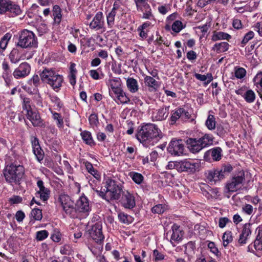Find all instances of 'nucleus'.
Returning a JSON list of instances; mask_svg holds the SVG:
<instances>
[{
  "label": "nucleus",
  "instance_id": "obj_1",
  "mask_svg": "<svg viewBox=\"0 0 262 262\" xmlns=\"http://www.w3.org/2000/svg\"><path fill=\"white\" fill-rule=\"evenodd\" d=\"M137 140L145 147L153 146L163 137L158 126L152 123H146L139 126L136 134Z\"/></svg>",
  "mask_w": 262,
  "mask_h": 262
},
{
  "label": "nucleus",
  "instance_id": "obj_2",
  "mask_svg": "<svg viewBox=\"0 0 262 262\" xmlns=\"http://www.w3.org/2000/svg\"><path fill=\"white\" fill-rule=\"evenodd\" d=\"M97 195L108 202L113 200H118L120 198L121 195L124 192L121 186L117 185L116 182L111 179H107L105 183V188L99 190L94 189Z\"/></svg>",
  "mask_w": 262,
  "mask_h": 262
},
{
  "label": "nucleus",
  "instance_id": "obj_3",
  "mask_svg": "<svg viewBox=\"0 0 262 262\" xmlns=\"http://www.w3.org/2000/svg\"><path fill=\"white\" fill-rule=\"evenodd\" d=\"M25 174L23 165L11 163L5 166L3 175L6 181L11 185H19Z\"/></svg>",
  "mask_w": 262,
  "mask_h": 262
},
{
  "label": "nucleus",
  "instance_id": "obj_4",
  "mask_svg": "<svg viewBox=\"0 0 262 262\" xmlns=\"http://www.w3.org/2000/svg\"><path fill=\"white\" fill-rule=\"evenodd\" d=\"M214 138L211 134H205L203 136L197 139L196 138H189L186 143L190 150L192 153H196L203 148L213 144Z\"/></svg>",
  "mask_w": 262,
  "mask_h": 262
},
{
  "label": "nucleus",
  "instance_id": "obj_5",
  "mask_svg": "<svg viewBox=\"0 0 262 262\" xmlns=\"http://www.w3.org/2000/svg\"><path fill=\"white\" fill-rule=\"evenodd\" d=\"M16 46L23 49L36 48L37 40L33 32L25 29L18 34Z\"/></svg>",
  "mask_w": 262,
  "mask_h": 262
},
{
  "label": "nucleus",
  "instance_id": "obj_6",
  "mask_svg": "<svg viewBox=\"0 0 262 262\" xmlns=\"http://www.w3.org/2000/svg\"><path fill=\"white\" fill-rule=\"evenodd\" d=\"M245 180V172L241 171L227 182L225 188L227 192H236L242 188Z\"/></svg>",
  "mask_w": 262,
  "mask_h": 262
},
{
  "label": "nucleus",
  "instance_id": "obj_7",
  "mask_svg": "<svg viewBox=\"0 0 262 262\" xmlns=\"http://www.w3.org/2000/svg\"><path fill=\"white\" fill-rule=\"evenodd\" d=\"M9 12L15 15L21 14L20 7L11 0H0V14Z\"/></svg>",
  "mask_w": 262,
  "mask_h": 262
},
{
  "label": "nucleus",
  "instance_id": "obj_8",
  "mask_svg": "<svg viewBox=\"0 0 262 262\" xmlns=\"http://www.w3.org/2000/svg\"><path fill=\"white\" fill-rule=\"evenodd\" d=\"M58 200L61 204L63 210L67 214L72 215L73 213L75 212L74 202L69 195L65 194H60Z\"/></svg>",
  "mask_w": 262,
  "mask_h": 262
},
{
  "label": "nucleus",
  "instance_id": "obj_9",
  "mask_svg": "<svg viewBox=\"0 0 262 262\" xmlns=\"http://www.w3.org/2000/svg\"><path fill=\"white\" fill-rule=\"evenodd\" d=\"M184 146L182 140H172L167 147V151L172 155L180 156L183 154Z\"/></svg>",
  "mask_w": 262,
  "mask_h": 262
},
{
  "label": "nucleus",
  "instance_id": "obj_10",
  "mask_svg": "<svg viewBox=\"0 0 262 262\" xmlns=\"http://www.w3.org/2000/svg\"><path fill=\"white\" fill-rule=\"evenodd\" d=\"M102 225L99 223H96L89 230L90 236L96 243L101 244L104 239V236L102 231Z\"/></svg>",
  "mask_w": 262,
  "mask_h": 262
},
{
  "label": "nucleus",
  "instance_id": "obj_11",
  "mask_svg": "<svg viewBox=\"0 0 262 262\" xmlns=\"http://www.w3.org/2000/svg\"><path fill=\"white\" fill-rule=\"evenodd\" d=\"M27 118L31 121L33 126L35 127H44L45 124L40 116L39 112L35 110L29 111L26 113Z\"/></svg>",
  "mask_w": 262,
  "mask_h": 262
},
{
  "label": "nucleus",
  "instance_id": "obj_12",
  "mask_svg": "<svg viewBox=\"0 0 262 262\" xmlns=\"http://www.w3.org/2000/svg\"><path fill=\"white\" fill-rule=\"evenodd\" d=\"M31 66L27 62L21 63L19 66L16 68L13 75L16 79L23 78L27 76L30 73Z\"/></svg>",
  "mask_w": 262,
  "mask_h": 262
},
{
  "label": "nucleus",
  "instance_id": "obj_13",
  "mask_svg": "<svg viewBox=\"0 0 262 262\" xmlns=\"http://www.w3.org/2000/svg\"><path fill=\"white\" fill-rule=\"evenodd\" d=\"M198 167V165L185 160L177 162V170L179 172L187 171L194 172Z\"/></svg>",
  "mask_w": 262,
  "mask_h": 262
},
{
  "label": "nucleus",
  "instance_id": "obj_14",
  "mask_svg": "<svg viewBox=\"0 0 262 262\" xmlns=\"http://www.w3.org/2000/svg\"><path fill=\"white\" fill-rule=\"evenodd\" d=\"M205 175L207 182L211 184H215L223 180V174H221L219 169H212L207 170Z\"/></svg>",
  "mask_w": 262,
  "mask_h": 262
},
{
  "label": "nucleus",
  "instance_id": "obj_15",
  "mask_svg": "<svg viewBox=\"0 0 262 262\" xmlns=\"http://www.w3.org/2000/svg\"><path fill=\"white\" fill-rule=\"evenodd\" d=\"M120 202L124 208L127 209H132L136 205L135 197L127 191L122 193Z\"/></svg>",
  "mask_w": 262,
  "mask_h": 262
},
{
  "label": "nucleus",
  "instance_id": "obj_16",
  "mask_svg": "<svg viewBox=\"0 0 262 262\" xmlns=\"http://www.w3.org/2000/svg\"><path fill=\"white\" fill-rule=\"evenodd\" d=\"M75 211H78L80 212H87L90 210L89 202L88 198L85 196H81L77 201L75 204Z\"/></svg>",
  "mask_w": 262,
  "mask_h": 262
},
{
  "label": "nucleus",
  "instance_id": "obj_17",
  "mask_svg": "<svg viewBox=\"0 0 262 262\" xmlns=\"http://www.w3.org/2000/svg\"><path fill=\"white\" fill-rule=\"evenodd\" d=\"M222 149L219 147L213 148L205 152L204 158L209 160L211 156L214 161H219L221 159Z\"/></svg>",
  "mask_w": 262,
  "mask_h": 262
},
{
  "label": "nucleus",
  "instance_id": "obj_18",
  "mask_svg": "<svg viewBox=\"0 0 262 262\" xmlns=\"http://www.w3.org/2000/svg\"><path fill=\"white\" fill-rule=\"evenodd\" d=\"M102 13L98 12L96 13L92 21L90 24V27L97 30L103 28L104 21H103Z\"/></svg>",
  "mask_w": 262,
  "mask_h": 262
},
{
  "label": "nucleus",
  "instance_id": "obj_19",
  "mask_svg": "<svg viewBox=\"0 0 262 262\" xmlns=\"http://www.w3.org/2000/svg\"><path fill=\"white\" fill-rule=\"evenodd\" d=\"M37 185L39 188L37 193L39 194L40 199L43 201H46L49 198L50 190L44 186L43 182L41 180L37 182Z\"/></svg>",
  "mask_w": 262,
  "mask_h": 262
},
{
  "label": "nucleus",
  "instance_id": "obj_20",
  "mask_svg": "<svg viewBox=\"0 0 262 262\" xmlns=\"http://www.w3.org/2000/svg\"><path fill=\"white\" fill-rule=\"evenodd\" d=\"M108 83L112 91L115 95L123 91L121 86V81L119 78L110 79Z\"/></svg>",
  "mask_w": 262,
  "mask_h": 262
},
{
  "label": "nucleus",
  "instance_id": "obj_21",
  "mask_svg": "<svg viewBox=\"0 0 262 262\" xmlns=\"http://www.w3.org/2000/svg\"><path fill=\"white\" fill-rule=\"evenodd\" d=\"M8 57L12 63H17L22 58L21 51L17 48H14L11 50Z\"/></svg>",
  "mask_w": 262,
  "mask_h": 262
},
{
  "label": "nucleus",
  "instance_id": "obj_22",
  "mask_svg": "<svg viewBox=\"0 0 262 262\" xmlns=\"http://www.w3.org/2000/svg\"><path fill=\"white\" fill-rule=\"evenodd\" d=\"M55 73L56 72L52 69H45L40 74V77L43 82L49 84V81L53 77Z\"/></svg>",
  "mask_w": 262,
  "mask_h": 262
},
{
  "label": "nucleus",
  "instance_id": "obj_23",
  "mask_svg": "<svg viewBox=\"0 0 262 262\" xmlns=\"http://www.w3.org/2000/svg\"><path fill=\"white\" fill-rule=\"evenodd\" d=\"M63 77L61 75L55 74L53 77L50 80L49 83L54 90L58 89L61 86L63 82Z\"/></svg>",
  "mask_w": 262,
  "mask_h": 262
},
{
  "label": "nucleus",
  "instance_id": "obj_24",
  "mask_svg": "<svg viewBox=\"0 0 262 262\" xmlns=\"http://www.w3.org/2000/svg\"><path fill=\"white\" fill-rule=\"evenodd\" d=\"M250 224H246L244 225L242 233L240 234L238 242L241 244H245L248 236L251 234Z\"/></svg>",
  "mask_w": 262,
  "mask_h": 262
},
{
  "label": "nucleus",
  "instance_id": "obj_25",
  "mask_svg": "<svg viewBox=\"0 0 262 262\" xmlns=\"http://www.w3.org/2000/svg\"><path fill=\"white\" fill-rule=\"evenodd\" d=\"M144 83L150 91H156L159 86L158 81L151 76H146L144 77Z\"/></svg>",
  "mask_w": 262,
  "mask_h": 262
},
{
  "label": "nucleus",
  "instance_id": "obj_26",
  "mask_svg": "<svg viewBox=\"0 0 262 262\" xmlns=\"http://www.w3.org/2000/svg\"><path fill=\"white\" fill-rule=\"evenodd\" d=\"M231 38V36L225 32L214 31L212 35L211 39L213 41L219 40H227L229 41Z\"/></svg>",
  "mask_w": 262,
  "mask_h": 262
},
{
  "label": "nucleus",
  "instance_id": "obj_27",
  "mask_svg": "<svg viewBox=\"0 0 262 262\" xmlns=\"http://www.w3.org/2000/svg\"><path fill=\"white\" fill-rule=\"evenodd\" d=\"M172 233L171 236V241L179 242L182 239L183 233L180 227L174 224L172 227Z\"/></svg>",
  "mask_w": 262,
  "mask_h": 262
},
{
  "label": "nucleus",
  "instance_id": "obj_28",
  "mask_svg": "<svg viewBox=\"0 0 262 262\" xmlns=\"http://www.w3.org/2000/svg\"><path fill=\"white\" fill-rule=\"evenodd\" d=\"M194 76L198 80L203 81L205 85L208 84L213 80V77L211 73H207L206 75L195 73Z\"/></svg>",
  "mask_w": 262,
  "mask_h": 262
},
{
  "label": "nucleus",
  "instance_id": "obj_29",
  "mask_svg": "<svg viewBox=\"0 0 262 262\" xmlns=\"http://www.w3.org/2000/svg\"><path fill=\"white\" fill-rule=\"evenodd\" d=\"M229 44L227 42H222L215 43L212 48V50L216 51L218 53L224 52L228 50Z\"/></svg>",
  "mask_w": 262,
  "mask_h": 262
},
{
  "label": "nucleus",
  "instance_id": "obj_30",
  "mask_svg": "<svg viewBox=\"0 0 262 262\" xmlns=\"http://www.w3.org/2000/svg\"><path fill=\"white\" fill-rule=\"evenodd\" d=\"M169 106H164L157 111L156 118L158 120H163L165 119L168 116Z\"/></svg>",
  "mask_w": 262,
  "mask_h": 262
},
{
  "label": "nucleus",
  "instance_id": "obj_31",
  "mask_svg": "<svg viewBox=\"0 0 262 262\" xmlns=\"http://www.w3.org/2000/svg\"><path fill=\"white\" fill-rule=\"evenodd\" d=\"M126 85L127 88L132 93H135L138 90V82L133 78H129L127 79Z\"/></svg>",
  "mask_w": 262,
  "mask_h": 262
},
{
  "label": "nucleus",
  "instance_id": "obj_32",
  "mask_svg": "<svg viewBox=\"0 0 262 262\" xmlns=\"http://www.w3.org/2000/svg\"><path fill=\"white\" fill-rule=\"evenodd\" d=\"M139 10L143 12L142 18L144 19H150L153 17L151 13V9L149 4H145Z\"/></svg>",
  "mask_w": 262,
  "mask_h": 262
},
{
  "label": "nucleus",
  "instance_id": "obj_33",
  "mask_svg": "<svg viewBox=\"0 0 262 262\" xmlns=\"http://www.w3.org/2000/svg\"><path fill=\"white\" fill-rule=\"evenodd\" d=\"M80 135L83 141L86 144H89L90 145L94 144L91 134L90 132L84 130L80 133Z\"/></svg>",
  "mask_w": 262,
  "mask_h": 262
},
{
  "label": "nucleus",
  "instance_id": "obj_34",
  "mask_svg": "<svg viewBox=\"0 0 262 262\" xmlns=\"http://www.w3.org/2000/svg\"><path fill=\"white\" fill-rule=\"evenodd\" d=\"M53 15L54 17V21L59 24L61 19V9L59 6L55 5L53 8Z\"/></svg>",
  "mask_w": 262,
  "mask_h": 262
},
{
  "label": "nucleus",
  "instance_id": "obj_35",
  "mask_svg": "<svg viewBox=\"0 0 262 262\" xmlns=\"http://www.w3.org/2000/svg\"><path fill=\"white\" fill-rule=\"evenodd\" d=\"M2 66V69L4 71L3 77L5 79V81L8 83V81H9L8 77L11 74V70L8 63L7 61H3Z\"/></svg>",
  "mask_w": 262,
  "mask_h": 262
},
{
  "label": "nucleus",
  "instance_id": "obj_36",
  "mask_svg": "<svg viewBox=\"0 0 262 262\" xmlns=\"http://www.w3.org/2000/svg\"><path fill=\"white\" fill-rule=\"evenodd\" d=\"M216 121L215 117L212 115H209L206 121L205 125L209 130H213L215 128Z\"/></svg>",
  "mask_w": 262,
  "mask_h": 262
},
{
  "label": "nucleus",
  "instance_id": "obj_37",
  "mask_svg": "<svg viewBox=\"0 0 262 262\" xmlns=\"http://www.w3.org/2000/svg\"><path fill=\"white\" fill-rule=\"evenodd\" d=\"M244 98L247 102L251 103L254 101L255 94L252 90H248L245 92Z\"/></svg>",
  "mask_w": 262,
  "mask_h": 262
},
{
  "label": "nucleus",
  "instance_id": "obj_38",
  "mask_svg": "<svg viewBox=\"0 0 262 262\" xmlns=\"http://www.w3.org/2000/svg\"><path fill=\"white\" fill-rule=\"evenodd\" d=\"M185 253L188 255H192L194 253L195 249V243L193 242H189L185 246Z\"/></svg>",
  "mask_w": 262,
  "mask_h": 262
},
{
  "label": "nucleus",
  "instance_id": "obj_39",
  "mask_svg": "<svg viewBox=\"0 0 262 262\" xmlns=\"http://www.w3.org/2000/svg\"><path fill=\"white\" fill-rule=\"evenodd\" d=\"M222 239L224 246L225 247H227L233 240L231 232L230 231H226L223 235Z\"/></svg>",
  "mask_w": 262,
  "mask_h": 262
},
{
  "label": "nucleus",
  "instance_id": "obj_40",
  "mask_svg": "<svg viewBox=\"0 0 262 262\" xmlns=\"http://www.w3.org/2000/svg\"><path fill=\"white\" fill-rule=\"evenodd\" d=\"M11 37V35L8 33H6L0 40V48L3 50H5L8 43Z\"/></svg>",
  "mask_w": 262,
  "mask_h": 262
},
{
  "label": "nucleus",
  "instance_id": "obj_41",
  "mask_svg": "<svg viewBox=\"0 0 262 262\" xmlns=\"http://www.w3.org/2000/svg\"><path fill=\"white\" fill-rule=\"evenodd\" d=\"M233 170V167L231 165L227 164L224 165L222 167L219 169V170L221 174H223V178H225V176L230 173Z\"/></svg>",
  "mask_w": 262,
  "mask_h": 262
},
{
  "label": "nucleus",
  "instance_id": "obj_42",
  "mask_svg": "<svg viewBox=\"0 0 262 262\" xmlns=\"http://www.w3.org/2000/svg\"><path fill=\"white\" fill-rule=\"evenodd\" d=\"M130 176L133 180L137 184H140L143 181V176L138 172H130Z\"/></svg>",
  "mask_w": 262,
  "mask_h": 262
},
{
  "label": "nucleus",
  "instance_id": "obj_43",
  "mask_svg": "<svg viewBox=\"0 0 262 262\" xmlns=\"http://www.w3.org/2000/svg\"><path fill=\"white\" fill-rule=\"evenodd\" d=\"M33 153L35 155L37 160L40 162L43 160L44 157V152L41 147H35V149H33Z\"/></svg>",
  "mask_w": 262,
  "mask_h": 262
},
{
  "label": "nucleus",
  "instance_id": "obj_44",
  "mask_svg": "<svg viewBox=\"0 0 262 262\" xmlns=\"http://www.w3.org/2000/svg\"><path fill=\"white\" fill-rule=\"evenodd\" d=\"M252 246L254 247L256 250H262V235L260 237L257 236L254 241L253 245H250L249 248Z\"/></svg>",
  "mask_w": 262,
  "mask_h": 262
},
{
  "label": "nucleus",
  "instance_id": "obj_45",
  "mask_svg": "<svg viewBox=\"0 0 262 262\" xmlns=\"http://www.w3.org/2000/svg\"><path fill=\"white\" fill-rule=\"evenodd\" d=\"M120 103L124 104L129 101V99L126 96L125 93L122 91L120 93L115 95Z\"/></svg>",
  "mask_w": 262,
  "mask_h": 262
},
{
  "label": "nucleus",
  "instance_id": "obj_46",
  "mask_svg": "<svg viewBox=\"0 0 262 262\" xmlns=\"http://www.w3.org/2000/svg\"><path fill=\"white\" fill-rule=\"evenodd\" d=\"M23 108L24 110L26 112V113H28L29 111L30 112L33 110L31 107L30 98L27 97L24 98Z\"/></svg>",
  "mask_w": 262,
  "mask_h": 262
},
{
  "label": "nucleus",
  "instance_id": "obj_47",
  "mask_svg": "<svg viewBox=\"0 0 262 262\" xmlns=\"http://www.w3.org/2000/svg\"><path fill=\"white\" fill-rule=\"evenodd\" d=\"M31 216L35 220L40 221L42 217L41 210L39 209H34L31 212Z\"/></svg>",
  "mask_w": 262,
  "mask_h": 262
},
{
  "label": "nucleus",
  "instance_id": "obj_48",
  "mask_svg": "<svg viewBox=\"0 0 262 262\" xmlns=\"http://www.w3.org/2000/svg\"><path fill=\"white\" fill-rule=\"evenodd\" d=\"M49 235V233L47 230H43L37 231L36 234V238L37 241H42L46 238Z\"/></svg>",
  "mask_w": 262,
  "mask_h": 262
},
{
  "label": "nucleus",
  "instance_id": "obj_49",
  "mask_svg": "<svg viewBox=\"0 0 262 262\" xmlns=\"http://www.w3.org/2000/svg\"><path fill=\"white\" fill-rule=\"evenodd\" d=\"M182 112V108L177 109L172 113L171 116V121L173 123L176 122L178 119L181 118Z\"/></svg>",
  "mask_w": 262,
  "mask_h": 262
},
{
  "label": "nucleus",
  "instance_id": "obj_50",
  "mask_svg": "<svg viewBox=\"0 0 262 262\" xmlns=\"http://www.w3.org/2000/svg\"><path fill=\"white\" fill-rule=\"evenodd\" d=\"M246 74V71L243 68H235V76L238 79H242L244 77Z\"/></svg>",
  "mask_w": 262,
  "mask_h": 262
},
{
  "label": "nucleus",
  "instance_id": "obj_51",
  "mask_svg": "<svg viewBox=\"0 0 262 262\" xmlns=\"http://www.w3.org/2000/svg\"><path fill=\"white\" fill-rule=\"evenodd\" d=\"M171 29L176 33L179 32L183 29L182 23L179 20L175 21L172 25Z\"/></svg>",
  "mask_w": 262,
  "mask_h": 262
},
{
  "label": "nucleus",
  "instance_id": "obj_52",
  "mask_svg": "<svg viewBox=\"0 0 262 262\" xmlns=\"http://www.w3.org/2000/svg\"><path fill=\"white\" fill-rule=\"evenodd\" d=\"M166 209L165 206L162 204L155 205L152 208V212L155 213L161 214L163 213Z\"/></svg>",
  "mask_w": 262,
  "mask_h": 262
},
{
  "label": "nucleus",
  "instance_id": "obj_53",
  "mask_svg": "<svg viewBox=\"0 0 262 262\" xmlns=\"http://www.w3.org/2000/svg\"><path fill=\"white\" fill-rule=\"evenodd\" d=\"M254 85L258 88V85L262 88V72L257 73L253 78Z\"/></svg>",
  "mask_w": 262,
  "mask_h": 262
},
{
  "label": "nucleus",
  "instance_id": "obj_54",
  "mask_svg": "<svg viewBox=\"0 0 262 262\" xmlns=\"http://www.w3.org/2000/svg\"><path fill=\"white\" fill-rule=\"evenodd\" d=\"M89 120L92 126H97L99 124L98 118L96 114H92L89 117Z\"/></svg>",
  "mask_w": 262,
  "mask_h": 262
},
{
  "label": "nucleus",
  "instance_id": "obj_55",
  "mask_svg": "<svg viewBox=\"0 0 262 262\" xmlns=\"http://www.w3.org/2000/svg\"><path fill=\"white\" fill-rule=\"evenodd\" d=\"M53 117L54 120L57 121V125L59 127H61L63 126V122L61 115L57 113L53 114Z\"/></svg>",
  "mask_w": 262,
  "mask_h": 262
},
{
  "label": "nucleus",
  "instance_id": "obj_56",
  "mask_svg": "<svg viewBox=\"0 0 262 262\" xmlns=\"http://www.w3.org/2000/svg\"><path fill=\"white\" fill-rule=\"evenodd\" d=\"M242 211L248 215H251L253 212V207L249 204H246L242 207Z\"/></svg>",
  "mask_w": 262,
  "mask_h": 262
},
{
  "label": "nucleus",
  "instance_id": "obj_57",
  "mask_svg": "<svg viewBox=\"0 0 262 262\" xmlns=\"http://www.w3.org/2000/svg\"><path fill=\"white\" fill-rule=\"evenodd\" d=\"M253 37L254 33L252 31H250L246 34L241 42L242 44H243V47H244L246 43H247L248 41L251 39Z\"/></svg>",
  "mask_w": 262,
  "mask_h": 262
},
{
  "label": "nucleus",
  "instance_id": "obj_58",
  "mask_svg": "<svg viewBox=\"0 0 262 262\" xmlns=\"http://www.w3.org/2000/svg\"><path fill=\"white\" fill-rule=\"evenodd\" d=\"M153 255L154 257L155 260L156 261L163 260L165 257L164 254L157 249L154 250Z\"/></svg>",
  "mask_w": 262,
  "mask_h": 262
},
{
  "label": "nucleus",
  "instance_id": "obj_59",
  "mask_svg": "<svg viewBox=\"0 0 262 262\" xmlns=\"http://www.w3.org/2000/svg\"><path fill=\"white\" fill-rule=\"evenodd\" d=\"M116 12L111 11L110 13L107 16V22L108 26L112 27L114 21V18L116 15Z\"/></svg>",
  "mask_w": 262,
  "mask_h": 262
},
{
  "label": "nucleus",
  "instance_id": "obj_60",
  "mask_svg": "<svg viewBox=\"0 0 262 262\" xmlns=\"http://www.w3.org/2000/svg\"><path fill=\"white\" fill-rule=\"evenodd\" d=\"M208 247L210 249V251L214 254L215 255L218 256L219 253V251L218 249L215 247V244L214 242H210L208 244Z\"/></svg>",
  "mask_w": 262,
  "mask_h": 262
},
{
  "label": "nucleus",
  "instance_id": "obj_61",
  "mask_svg": "<svg viewBox=\"0 0 262 262\" xmlns=\"http://www.w3.org/2000/svg\"><path fill=\"white\" fill-rule=\"evenodd\" d=\"M38 35L39 36L42 35L43 34L47 32V26L44 24H41L37 29Z\"/></svg>",
  "mask_w": 262,
  "mask_h": 262
},
{
  "label": "nucleus",
  "instance_id": "obj_62",
  "mask_svg": "<svg viewBox=\"0 0 262 262\" xmlns=\"http://www.w3.org/2000/svg\"><path fill=\"white\" fill-rule=\"evenodd\" d=\"M229 221L230 220L227 217H221L219 219V226L220 228H223L226 226Z\"/></svg>",
  "mask_w": 262,
  "mask_h": 262
},
{
  "label": "nucleus",
  "instance_id": "obj_63",
  "mask_svg": "<svg viewBox=\"0 0 262 262\" xmlns=\"http://www.w3.org/2000/svg\"><path fill=\"white\" fill-rule=\"evenodd\" d=\"M30 82L33 83L35 86H37L40 83V78L37 75H34L30 80Z\"/></svg>",
  "mask_w": 262,
  "mask_h": 262
},
{
  "label": "nucleus",
  "instance_id": "obj_64",
  "mask_svg": "<svg viewBox=\"0 0 262 262\" xmlns=\"http://www.w3.org/2000/svg\"><path fill=\"white\" fill-rule=\"evenodd\" d=\"M119 220L123 223H127L128 222V215L124 214L123 212H120L118 215Z\"/></svg>",
  "mask_w": 262,
  "mask_h": 262
}]
</instances>
